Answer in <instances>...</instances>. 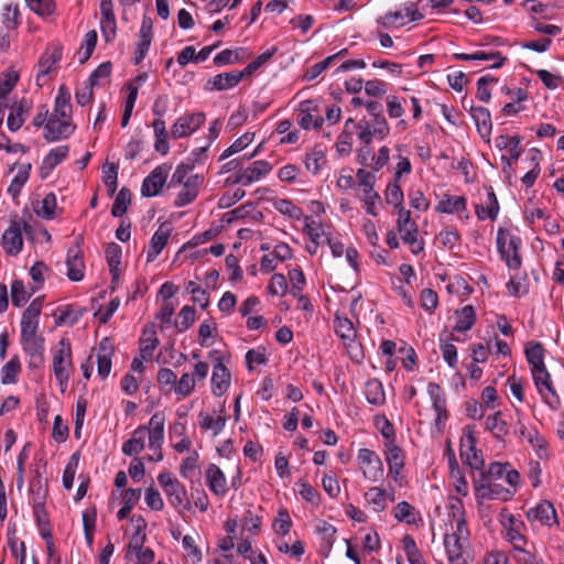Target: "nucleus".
<instances>
[{
    "label": "nucleus",
    "mask_w": 564,
    "mask_h": 564,
    "mask_svg": "<svg viewBox=\"0 0 564 564\" xmlns=\"http://www.w3.org/2000/svg\"><path fill=\"white\" fill-rule=\"evenodd\" d=\"M521 238L511 235L508 229L499 228L497 232V249L501 259L510 270L521 267L520 256Z\"/></svg>",
    "instance_id": "f257e3e1"
},
{
    "label": "nucleus",
    "mask_w": 564,
    "mask_h": 564,
    "mask_svg": "<svg viewBox=\"0 0 564 564\" xmlns=\"http://www.w3.org/2000/svg\"><path fill=\"white\" fill-rule=\"evenodd\" d=\"M72 367L70 343L67 338H61L57 346L53 349V371L58 384L62 387V391L67 386Z\"/></svg>",
    "instance_id": "f03ea898"
},
{
    "label": "nucleus",
    "mask_w": 564,
    "mask_h": 564,
    "mask_svg": "<svg viewBox=\"0 0 564 564\" xmlns=\"http://www.w3.org/2000/svg\"><path fill=\"white\" fill-rule=\"evenodd\" d=\"M474 426H466L460 438V457L471 469L481 470L485 462L481 451L476 448Z\"/></svg>",
    "instance_id": "7ed1b4c3"
},
{
    "label": "nucleus",
    "mask_w": 564,
    "mask_h": 564,
    "mask_svg": "<svg viewBox=\"0 0 564 564\" xmlns=\"http://www.w3.org/2000/svg\"><path fill=\"white\" fill-rule=\"evenodd\" d=\"M357 458L366 479L376 482L383 478V463L376 452L368 448H361L358 452Z\"/></svg>",
    "instance_id": "20e7f679"
},
{
    "label": "nucleus",
    "mask_w": 564,
    "mask_h": 564,
    "mask_svg": "<svg viewBox=\"0 0 564 564\" xmlns=\"http://www.w3.org/2000/svg\"><path fill=\"white\" fill-rule=\"evenodd\" d=\"M476 497L479 500H502L507 501L513 496V491L491 480L474 478Z\"/></svg>",
    "instance_id": "39448f33"
},
{
    "label": "nucleus",
    "mask_w": 564,
    "mask_h": 564,
    "mask_svg": "<svg viewBox=\"0 0 564 564\" xmlns=\"http://www.w3.org/2000/svg\"><path fill=\"white\" fill-rule=\"evenodd\" d=\"M75 128L69 119H62L59 116L53 115L44 126V139L47 142L67 139L74 133Z\"/></svg>",
    "instance_id": "423d86ee"
},
{
    "label": "nucleus",
    "mask_w": 564,
    "mask_h": 564,
    "mask_svg": "<svg viewBox=\"0 0 564 564\" xmlns=\"http://www.w3.org/2000/svg\"><path fill=\"white\" fill-rule=\"evenodd\" d=\"M83 237L79 236L73 247L67 250L66 265L67 276L70 281H80L84 278L85 262L80 245Z\"/></svg>",
    "instance_id": "0eeeda50"
},
{
    "label": "nucleus",
    "mask_w": 564,
    "mask_h": 564,
    "mask_svg": "<svg viewBox=\"0 0 564 564\" xmlns=\"http://www.w3.org/2000/svg\"><path fill=\"white\" fill-rule=\"evenodd\" d=\"M205 119L206 115L204 112L184 115L172 126L171 134L174 139L188 137L205 122Z\"/></svg>",
    "instance_id": "6e6552de"
},
{
    "label": "nucleus",
    "mask_w": 564,
    "mask_h": 564,
    "mask_svg": "<svg viewBox=\"0 0 564 564\" xmlns=\"http://www.w3.org/2000/svg\"><path fill=\"white\" fill-rule=\"evenodd\" d=\"M170 167L165 164L156 166L142 182L141 194L153 197L160 194L169 176Z\"/></svg>",
    "instance_id": "1a4fd4ad"
},
{
    "label": "nucleus",
    "mask_w": 564,
    "mask_h": 564,
    "mask_svg": "<svg viewBox=\"0 0 564 564\" xmlns=\"http://www.w3.org/2000/svg\"><path fill=\"white\" fill-rule=\"evenodd\" d=\"M63 47L61 45H53L45 50L39 59V73L35 83L39 87L45 84V76L54 68V66L62 59Z\"/></svg>",
    "instance_id": "9d476101"
},
{
    "label": "nucleus",
    "mask_w": 564,
    "mask_h": 564,
    "mask_svg": "<svg viewBox=\"0 0 564 564\" xmlns=\"http://www.w3.org/2000/svg\"><path fill=\"white\" fill-rule=\"evenodd\" d=\"M386 447V460L389 467V475L395 482L401 486L403 480L401 470L404 467L403 451L393 442L387 443Z\"/></svg>",
    "instance_id": "9b49d317"
},
{
    "label": "nucleus",
    "mask_w": 564,
    "mask_h": 564,
    "mask_svg": "<svg viewBox=\"0 0 564 564\" xmlns=\"http://www.w3.org/2000/svg\"><path fill=\"white\" fill-rule=\"evenodd\" d=\"M404 10V13L401 10L389 11L378 19V23L383 28H398L404 25L405 17L410 18L411 21H417L423 18V15L419 13L415 3H410Z\"/></svg>",
    "instance_id": "f8f14e48"
},
{
    "label": "nucleus",
    "mask_w": 564,
    "mask_h": 564,
    "mask_svg": "<svg viewBox=\"0 0 564 564\" xmlns=\"http://www.w3.org/2000/svg\"><path fill=\"white\" fill-rule=\"evenodd\" d=\"M397 229L401 235L402 241L410 246L413 254H419L424 250V242L417 238L419 228L415 221L397 223Z\"/></svg>",
    "instance_id": "ddd939ff"
},
{
    "label": "nucleus",
    "mask_w": 564,
    "mask_h": 564,
    "mask_svg": "<svg viewBox=\"0 0 564 564\" xmlns=\"http://www.w3.org/2000/svg\"><path fill=\"white\" fill-rule=\"evenodd\" d=\"M216 361L212 375V391L216 397H221L230 386L231 375L221 358H217Z\"/></svg>",
    "instance_id": "4468645a"
},
{
    "label": "nucleus",
    "mask_w": 564,
    "mask_h": 564,
    "mask_svg": "<svg viewBox=\"0 0 564 564\" xmlns=\"http://www.w3.org/2000/svg\"><path fill=\"white\" fill-rule=\"evenodd\" d=\"M240 70H232L229 73H220L213 78L208 79L205 85V90H227L236 87L242 79Z\"/></svg>",
    "instance_id": "2eb2a0df"
},
{
    "label": "nucleus",
    "mask_w": 564,
    "mask_h": 564,
    "mask_svg": "<svg viewBox=\"0 0 564 564\" xmlns=\"http://www.w3.org/2000/svg\"><path fill=\"white\" fill-rule=\"evenodd\" d=\"M530 521H539L544 525H552L557 522L554 506L549 500L541 501L536 507L527 512Z\"/></svg>",
    "instance_id": "dca6fc26"
},
{
    "label": "nucleus",
    "mask_w": 564,
    "mask_h": 564,
    "mask_svg": "<svg viewBox=\"0 0 564 564\" xmlns=\"http://www.w3.org/2000/svg\"><path fill=\"white\" fill-rule=\"evenodd\" d=\"M470 115L476 123L480 138L484 141L489 142L492 130L490 111L485 107L478 106L470 108Z\"/></svg>",
    "instance_id": "f3484780"
},
{
    "label": "nucleus",
    "mask_w": 564,
    "mask_h": 564,
    "mask_svg": "<svg viewBox=\"0 0 564 564\" xmlns=\"http://www.w3.org/2000/svg\"><path fill=\"white\" fill-rule=\"evenodd\" d=\"M68 152V145H59L52 149L42 161L40 167L41 177L46 178L53 170L67 158Z\"/></svg>",
    "instance_id": "a211bd4d"
},
{
    "label": "nucleus",
    "mask_w": 564,
    "mask_h": 564,
    "mask_svg": "<svg viewBox=\"0 0 564 564\" xmlns=\"http://www.w3.org/2000/svg\"><path fill=\"white\" fill-rule=\"evenodd\" d=\"M32 108V101L25 98L17 102L7 119L8 129L12 132L18 131L25 122L26 115Z\"/></svg>",
    "instance_id": "6ab92c4d"
},
{
    "label": "nucleus",
    "mask_w": 564,
    "mask_h": 564,
    "mask_svg": "<svg viewBox=\"0 0 564 564\" xmlns=\"http://www.w3.org/2000/svg\"><path fill=\"white\" fill-rule=\"evenodd\" d=\"M206 482L208 488L216 496H225L227 488V480L223 470L215 464H209L206 469Z\"/></svg>",
    "instance_id": "aec40b11"
},
{
    "label": "nucleus",
    "mask_w": 564,
    "mask_h": 564,
    "mask_svg": "<svg viewBox=\"0 0 564 564\" xmlns=\"http://www.w3.org/2000/svg\"><path fill=\"white\" fill-rule=\"evenodd\" d=\"M2 243L8 254H18L23 246L20 226L13 223L2 235Z\"/></svg>",
    "instance_id": "412c9836"
},
{
    "label": "nucleus",
    "mask_w": 564,
    "mask_h": 564,
    "mask_svg": "<svg viewBox=\"0 0 564 564\" xmlns=\"http://www.w3.org/2000/svg\"><path fill=\"white\" fill-rule=\"evenodd\" d=\"M272 171V165L264 160L254 161L250 166L241 169L245 186L260 181Z\"/></svg>",
    "instance_id": "4be33fe9"
},
{
    "label": "nucleus",
    "mask_w": 564,
    "mask_h": 564,
    "mask_svg": "<svg viewBox=\"0 0 564 564\" xmlns=\"http://www.w3.org/2000/svg\"><path fill=\"white\" fill-rule=\"evenodd\" d=\"M147 438V426H139L134 430L132 437L123 443L122 453L127 456L138 455L144 449Z\"/></svg>",
    "instance_id": "5701e85b"
},
{
    "label": "nucleus",
    "mask_w": 564,
    "mask_h": 564,
    "mask_svg": "<svg viewBox=\"0 0 564 564\" xmlns=\"http://www.w3.org/2000/svg\"><path fill=\"white\" fill-rule=\"evenodd\" d=\"M122 249L116 242H109L106 247V259L111 274V282L117 283L119 280V265L121 263Z\"/></svg>",
    "instance_id": "b1692460"
},
{
    "label": "nucleus",
    "mask_w": 564,
    "mask_h": 564,
    "mask_svg": "<svg viewBox=\"0 0 564 564\" xmlns=\"http://www.w3.org/2000/svg\"><path fill=\"white\" fill-rule=\"evenodd\" d=\"M144 540V534L135 533L129 543L130 551L137 555V564H151L154 560V552L149 547H142Z\"/></svg>",
    "instance_id": "393cba45"
},
{
    "label": "nucleus",
    "mask_w": 564,
    "mask_h": 564,
    "mask_svg": "<svg viewBox=\"0 0 564 564\" xmlns=\"http://www.w3.org/2000/svg\"><path fill=\"white\" fill-rule=\"evenodd\" d=\"M171 229H166L161 226L152 236L150 241V248L147 253V261L152 262L164 249L170 237Z\"/></svg>",
    "instance_id": "a878e982"
},
{
    "label": "nucleus",
    "mask_w": 564,
    "mask_h": 564,
    "mask_svg": "<svg viewBox=\"0 0 564 564\" xmlns=\"http://www.w3.org/2000/svg\"><path fill=\"white\" fill-rule=\"evenodd\" d=\"M164 492L167 496L169 502L174 508H182V510L191 509L189 500L186 497V490L180 481H176L174 485L166 488Z\"/></svg>",
    "instance_id": "bb28decb"
},
{
    "label": "nucleus",
    "mask_w": 564,
    "mask_h": 564,
    "mask_svg": "<svg viewBox=\"0 0 564 564\" xmlns=\"http://www.w3.org/2000/svg\"><path fill=\"white\" fill-rule=\"evenodd\" d=\"M467 544V540L458 539L455 535L445 534L444 545L447 553L448 561L451 563L459 562L463 560V554L465 546Z\"/></svg>",
    "instance_id": "cd10ccee"
},
{
    "label": "nucleus",
    "mask_w": 564,
    "mask_h": 564,
    "mask_svg": "<svg viewBox=\"0 0 564 564\" xmlns=\"http://www.w3.org/2000/svg\"><path fill=\"white\" fill-rule=\"evenodd\" d=\"M485 429L491 432L492 435L498 440H502L509 434V425L502 419V413L500 411L486 417Z\"/></svg>",
    "instance_id": "c85d7f7f"
},
{
    "label": "nucleus",
    "mask_w": 564,
    "mask_h": 564,
    "mask_svg": "<svg viewBox=\"0 0 564 564\" xmlns=\"http://www.w3.org/2000/svg\"><path fill=\"white\" fill-rule=\"evenodd\" d=\"M365 395L372 405H382L386 402L383 384L379 379H369L365 386Z\"/></svg>",
    "instance_id": "c756f323"
},
{
    "label": "nucleus",
    "mask_w": 564,
    "mask_h": 564,
    "mask_svg": "<svg viewBox=\"0 0 564 564\" xmlns=\"http://www.w3.org/2000/svg\"><path fill=\"white\" fill-rule=\"evenodd\" d=\"M72 113L70 93L65 85H61L55 98L54 115L62 119H69Z\"/></svg>",
    "instance_id": "7c9ffc66"
},
{
    "label": "nucleus",
    "mask_w": 564,
    "mask_h": 564,
    "mask_svg": "<svg viewBox=\"0 0 564 564\" xmlns=\"http://www.w3.org/2000/svg\"><path fill=\"white\" fill-rule=\"evenodd\" d=\"M452 340H458L455 338L453 334H446V332L441 333L440 343H441V351L444 360L452 368H455L457 365V349Z\"/></svg>",
    "instance_id": "2f4dec72"
},
{
    "label": "nucleus",
    "mask_w": 564,
    "mask_h": 564,
    "mask_svg": "<svg viewBox=\"0 0 564 564\" xmlns=\"http://www.w3.org/2000/svg\"><path fill=\"white\" fill-rule=\"evenodd\" d=\"M436 210L445 214H454L466 210V198L445 194L440 200Z\"/></svg>",
    "instance_id": "473e14b6"
},
{
    "label": "nucleus",
    "mask_w": 564,
    "mask_h": 564,
    "mask_svg": "<svg viewBox=\"0 0 564 564\" xmlns=\"http://www.w3.org/2000/svg\"><path fill=\"white\" fill-rule=\"evenodd\" d=\"M457 319L454 326L455 332H467L476 322V313L471 305L464 306L460 311L456 312Z\"/></svg>",
    "instance_id": "72a5a7b5"
},
{
    "label": "nucleus",
    "mask_w": 564,
    "mask_h": 564,
    "mask_svg": "<svg viewBox=\"0 0 564 564\" xmlns=\"http://www.w3.org/2000/svg\"><path fill=\"white\" fill-rule=\"evenodd\" d=\"M531 372L534 384L541 394H543V389H546L550 393L555 394V389L545 365L531 369Z\"/></svg>",
    "instance_id": "f704fd0d"
},
{
    "label": "nucleus",
    "mask_w": 564,
    "mask_h": 564,
    "mask_svg": "<svg viewBox=\"0 0 564 564\" xmlns=\"http://www.w3.org/2000/svg\"><path fill=\"white\" fill-rule=\"evenodd\" d=\"M21 372V362L18 355H14L1 369L2 384H12L18 381Z\"/></svg>",
    "instance_id": "c9c22d12"
},
{
    "label": "nucleus",
    "mask_w": 564,
    "mask_h": 564,
    "mask_svg": "<svg viewBox=\"0 0 564 564\" xmlns=\"http://www.w3.org/2000/svg\"><path fill=\"white\" fill-rule=\"evenodd\" d=\"M394 518L400 522H406L408 524H415L417 520H421L419 512L406 501H401L394 509Z\"/></svg>",
    "instance_id": "e433bc0d"
},
{
    "label": "nucleus",
    "mask_w": 564,
    "mask_h": 564,
    "mask_svg": "<svg viewBox=\"0 0 564 564\" xmlns=\"http://www.w3.org/2000/svg\"><path fill=\"white\" fill-rule=\"evenodd\" d=\"M159 343L160 341L154 330L144 329L142 337L139 339V350L142 358L150 359Z\"/></svg>",
    "instance_id": "4c0bfd02"
},
{
    "label": "nucleus",
    "mask_w": 564,
    "mask_h": 564,
    "mask_svg": "<svg viewBox=\"0 0 564 564\" xmlns=\"http://www.w3.org/2000/svg\"><path fill=\"white\" fill-rule=\"evenodd\" d=\"M36 292V288H32L31 292L25 291L23 281L13 280L11 283V300L15 307L23 306L33 293Z\"/></svg>",
    "instance_id": "58836bf2"
},
{
    "label": "nucleus",
    "mask_w": 564,
    "mask_h": 564,
    "mask_svg": "<svg viewBox=\"0 0 564 564\" xmlns=\"http://www.w3.org/2000/svg\"><path fill=\"white\" fill-rule=\"evenodd\" d=\"M31 167L32 166H31L30 163L21 165L19 172L17 173V175L11 181V184L8 187V193L13 198H15L17 196L20 195L22 187L28 182V180L30 177Z\"/></svg>",
    "instance_id": "ea45409f"
},
{
    "label": "nucleus",
    "mask_w": 564,
    "mask_h": 564,
    "mask_svg": "<svg viewBox=\"0 0 564 564\" xmlns=\"http://www.w3.org/2000/svg\"><path fill=\"white\" fill-rule=\"evenodd\" d=\"M326 163L325 153L321 148H314L311 153H307L304 160L305 167L308 172L316 175L319 173L322 166Z\"/></svg>",
    "instance_id": "a19ab883"
},
{
    "label": "nucleus",
    "mask_w": 564,
    "mask_h": 564,
    "mask_svg": "<svg viewBox=\"0 0 564 564\" xmlns=\"http://www.w3.org/2000/svg\"><path fill=\"white\" fill-rule=\"evenodd\" d=\"M56 197L54 193H48L45 197L37 202L34 207L36 215L43 219H53L55 217Z\"/></svg>",
    "instance_id": "79ce46f5"
},
{
    "label": "nucleus",
    "mask_w": 564,
    "mask_h": 564,
    "mask_svg": "<svg viewBox=\"0 0 564 564\" xmlns=\"http://www.w3.org/2000/svg\"><path fill=\"white\" fill-rule=\"evenodd\" d=\"M334 327H335L336 334L340 338L347 339V340L355 339L356 330H355L354 324L346 316H339L338 314H336L335 319H334Z\"/></svg>",
    "instance_id": "37998d69"
},
{
    "label": "nucleus",
    "mask_w": 564,
    "mask_h": 564,
    "mask_svg": "<svg viewBox=\"0 0 564 564\" xmlns=\"http://www.w3.org/2000/svg\"><path fill=\"white\" fill-rule=\"evenodd\" d=\"M271 202L273 207L284 216L297 220L303 216L302 209L293 204L290 199L274 198Z\"/></svg>",
    "instance_id": "c03bdc74"
},
{
    "label": "nucleus",
    "mask_w": 564,
    "mask_h": 564,
    "mask_svg": "<svg viewBox=\"0 0 564 564\" xmlns=\"http://www.w3.org/2000/svg\"><path fill=\"white\" fill-rule=\"evenodd\" d=\"M30 494L33 505H45L47 497V487L43 484L41 475L36 476L30 482Z\"/></svg>",
    "instance_id": "a18cd8bd"
},
{
    "label": "nucleus",
    "mask_w": 564,
    "mask_h": 564,
    "mask_svg": "<svg viewBox=\"0 0 564 564\" xmlns=\"http://www.w3.org/2000/svg\"><path fill=\"white\" fill-rule=\"evenodd\" d=\"M525 357L531 369L544 366V348L540 343H530L525 348Z\"/></svg>",
    "instance_id": "49530a36"
},
{
    "label": "nucleus",
    "mask_w": 564,
    "mask_h": 564,
    "mask_svg": "<svg viewBox=\"0 0 564 564\" xmlns=\"http://www.w3.org/2000/svg\"><path fill=\"white\" fill-rule=\"evenodd\" d=\"M131 202V193L127 187H122L113 202L111 207V215L113 217H121L127 213L128 205Z\"/></svg>",
    "instance_id": "de8ad7c7"
},
{
    "label": "nucleus",
    "mask_w": 564,
    "mask_h": 564,
    "mask_svg": "<svg viewBox=\"0 0 564 564\" xmlns=\"http://www.w3.org/2000/svg\"><path fill=\"white\" fill-rule=\"evenodd\" d=\"M365 498L367 502L372 507L373 511L381 512L386 509L384 489L372 487L366 492Z\"/></svg>",
    "instance_id": "09e8293b"
},
{
    "label": "nucleus",
    "mask_w": 564,
    "mask_h": 564,
    "mask_svg": "<svg viewBox=\"0 0 564 564\" xmlns=\"http://www.w3.org/2000/svg\"><path fill=\"white\" fill-rule=\"evenodd\" d=\"M226 424V417L219 415L217 419H213L207 413H199V426L203 430H212L214 435H218Z\"/></svg>",
    "instance_id": "8fccbe9b"
},
{
    "label": "nucleus",
    "mask_w": 564,
    "mask_h": 564,
    "mask_svg": "<svg viewBox=\"0 0 564 564\" xmlns=\"http://www.w3.org/2000/svg\"><path fill=\"white\" fill-rule=\"evenodd\" d=\"M127 88L129 93L126 98L124 109L121 118L122 127L128 126L138 97V87L133 83H128Z\"/></svg>",
    "instance_id": "3c124183"
},
{
    "label": "nucleus",
    "mask_w": 564,
    "mask_h": 564,
    "mask_svg": "<svg viewBox=\"0 0 564 564\" xmlns=\"http://www.w3.org/2000/svg\"><path fill=\"white\" fill-rule=\"evenodd\" d=\"M147 436L149 437V447L151 451H158L156 457H148L150 462H160L163 459L162 443L164 431H155L147 429Z\"/></svg>",
    "instance_id": "603ef678"
},
{
    "label": "nucleus",
    "mask_w": 564,
    "mask_h": 564,
    "mask_svg": "<svg viewBox=\"0 0 564 564\" xmlns=\"http://www.w3.org/2000/svg\"><path fill=\"white\" fill-rule=\"evenodd\" d=\"M278 52L276 47H272L260 54L254 61L249 63L242 70H240L242 77L251 76L254 72H257L262 65L268 63L272 56Z\"/></svg>",
    "instance_id": "864d4df0"
},
{
    "label": "nucleus",
    "mask_w": 564,
    "mask_h": 564,
    "mask_svg": "<svg viewBox=\"0 0 564 564\" xmlns=\"http://www.w3.org/2000/svg\"><path fill=\"white\" fill-rule=\"evenodd\" d=\"M195 308L189 305H185L181 308L178 318L180 321L175 322V327L178 332L187 330L195 322Z\"/></svg>",
    "instance_id": "5fc2aeb1"
},
{
    "label": "nucleus",
    "mask_w": 564,
    "mask_h": 564,
    "mask_svg": "<svg viewBox=\"0 0 564 564\" xmlns=\"http://www.w3.org/2000/svg\"><path fill=\"white\" fill-rule=\"evenodd\" d=\"M427 393L432 400L434 411H442V409L446 408V399L440 384L430 382L427 386Z\"/></svg>",
    "instance_id": "6e6d98bb"
},
{
    "label": "nucleus",
    "mask_w": 564,
    "mask_h": 564,
    "mask_svg": "<svg viewBox=\"0 0 564 564\" xmlns=\"http://www.w3.org/2000/svg\"><path fill=\"white\" fill-rule=\"evenodd\" d=\"M97 39H98V36H97V32L95 30L86 33L85 43L79 51V55H80L79 63L80 64L86 63L89 59V57L91 56V54L96 47V44H97Z\"/></svg>",
    "instance_id": "4d7b16f0"
},
{
    "label": "nucleus",
    "mask_w": 564,
    "mask_h": 564,
    "mask_svg": "<svg viewBox=\"0 0 564 564\" xmlns=\"http://www.w3.org/2000/svg\"><path fill=\"white\" fill-rule=\"evenodd\" d=\"M104 183L108 189L110 196H112L117 189L118 178V166L113 163L104 166Z\"/></svg>",
    "instance_id": "13d9d810"
},
{
    "label": "nucleus",
    "mask_w": 564,
    "mask_h": 564,
    "mask_svg": "<svg viewBox=\"0 0 564 564\" xmlns=\"http://www.w3.org/2000/svg\"><path fill=\"white\" fill-rule=\"evenodd\" d=\"M268 292L271 295L283 296L288 292L286 278L282 273H274L268 285Z\"/></svg>",
    "instance_id": "bf43d9fd"
},
{
    "label": "nucleus",
    "mask_w": 564,
    "mask_h": 564,
    "mask_svg": "<svg viewBox=\"0 0 564 564\" xmlns=\"http://www.w3.org/2000/svg\"><path fill=\"white\" fill-rule=\"evenodd\" d=\"M402 542H403V549H404L405 555L408 557V561L411 564H419L422 556H421L420 550L416 546L414 539L411 535H404L402 539Z\"/></svg>",
    "instance_id": "052dcab7"
},
{
    "label": "nucleus",
    "mask_w": 564,
    "mask_h": 564,
    "mask_svg": "<svg viewBox=\"0 0 564 564\" xmlns=\"http://www.w3.org/2000/svg\"><path fill=\"white\" fill-rule=\"evenodd\" d=\"M195 389V378L189 373H183L175 383L174 391L182 397H188Z\"/></svg>",
    "instance_id": "680f3d73"
},
{
    "label": "nucleus",
    "mask_w": 564,
    "mask_h": 564,
    "mask_svg": "<svg viewBox=\"0 0 564 564\" xmlns=\"http://www.w3.org/2000/svg\"><path fill=\"white\" fill-rule=\"evenodd\" d=\"M398 182L394 180L388 184L386 189V202L394 207H399L403 203V192Z\"/></svg>",
    "instance_id": "e2e57ef3"
},
{
    "label": "nucleus",
    "mask_w": 564,
    "mask_h": 564,
    "mask_svg": "<svg viewBox=\"0 0 564 564\" xmlns=\"http://www.w3.org/2000/svg\"><path fill=\"white\" fill-rule=\"evenodd\" d=\"M335 59V56H328L325 59L314 64L313 66L308 67L304 75L303 79L306 82L314 80L317 78L324 70H326L332 62Z\"/></svg>",
    "instance_id": "0e129e2a"
},
{
    "label": "nucleus",
    "mask_w": 564,
    "mask_h": 564,
    "mask_svg": "<svg viewBox=\"0 0 564 564\" xmlns=\"http://www.w3.org/2000/svg\"><path fill=\"white\" fill-rule=\"evenodd\" d=\"M507 467L508 464L491 463L486 471L481 469L478 479L484 481L499 479L505 475Z\"/></svg>",
    "instance_id": "69168bd1"
},
{
    "label": "nucleus",
    "mask_w": 564,
    "mask_h": 564,
    "mask_svg": "<svg viewBox=\"0 0 564 564\" xmlns=\"http://www.w3.org/2000/svg\"><path fill=\"white\" fill-rule=\"evenodd\" d=\"M304 232L308 236L312 243H319L321 237L325 236L322 225L310 217H305Z\"/></svg>",
    "instance_id": "338daca9"
},
{
    "label": "nucleus",
    "mask_w": 564,
    "mask_h": 564,
    "mask_svg": "<svg viewBox=\"0 0 564 564\" xmlns=\"http://www.w3.org/2000/svg\"><path fill=\"white\" fill-rule=\"evenodd\" d=\"M276 533L281 535H285L290 532L292 527V520L286 509H280L278 512V518L273 524Z\"/></svg>",
    "instance_id": "774afa93"
}]
</instances>
